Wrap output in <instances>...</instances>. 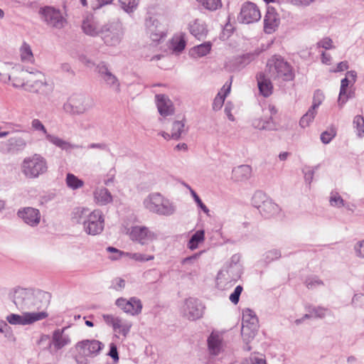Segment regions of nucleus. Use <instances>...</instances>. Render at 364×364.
Returning <instances> with one entry per match:
<instances>
[{"label":"nucleus","mask_w":364,"mask_h":364,"mask_svg":"<svg viewBox=\"0 0 364 364\" xmlns=\"http://www.w3.org/2000/svg\"><path fill=\"white\" fill-rule=\"evenodd\" d=\"M146 210L160 216H171L176 212V205L159 192L149 193L143 200Z\"/></svg>","instance_id":"nucleus-1"},{"label":"nucleus","mask_w":364,"mask_h":364,"mask_svg":"<svg viewBox=\"0 0 364 364\" xmlns=\"http://www.w3.org/2000/svg\"><path fill=\"white\" fill-rule=\"evenodd\" d=\"M267 72L272 80L279 82L291 81L295 76L292 66L279 55L268 59Z\"/></svg>","instance_id":"nucleus-2"},{"label":"nucleus","mask_w":364,"mask_h":364,"mask_svg":"<svg viewBox=\"0 0 364 364\" xmlns=\"http://www.w3.org/2000/svg\"><path fill=\"white\" fill-rule=\"evenodd\" d=\"M28 74L26 90L44 97L49 96L53 91V84L47 80L45 75L36 68L27 69Z\"/></svg>","instance_id":"nucleus-3"},{"label":"nucleus","mask_w":364,"mask_h":364,"mask_svg":"<svg viewBox=\"0 0 364 364\" xmlns=\"http://www.w3.org/2000/svg\"><path fill=\"white\" fill-rule=\"evenodd\" d=\"M94 106L92 97L81 93L71 95L63 104L64 112L70 116L86 114Z\"/></svg>","instance_id":"nucleus-4"},{"label":"nucleus","mask_w":364,"mask_h":364,"mask_svg":"<svg viewBox=\"0 0 364 364\" xmlns=\"http://www.w3.org/2000/svg\"><path fill=\"white\" fill-rule=\"evenodd\" d=\"M21 171L27 178H37L47 172L48 163L42 155L33 154L23 159L21 164Z\"/></svg>","instance_id":"nucleus-5"},{"label":"nucleus","mask_w":364,"mask_h":364,"mask_svg":"<svg viewBox=\"0 0 364 364\" xmlns=\"http://www.w3.org/2000/svg\"><path fill=\"white\" fill-rule=\"evenodd\" d=\"M240 255H233L230 261L225 263L217 276L220 283H229L236 282L242 274V266L240 264Z\"/></svg>","instance_id":"nucleus-6"},{"label":"nucleus","mask_w":364,"mask_h":364,"mask_svg":"<svg viewBox=\"0 0 364 364\" xmlns=\"http://www.w3.org/2000/svg\"><path fill=\"white\" fill-rule=\"evenodd\" d=\"M31 127L35 131L42 132L48 141L66 152H70L74 149L82 148L81 145L72 144L71 142L65 141L56 135L48 134L46 127L38 119H34L32 120Z\"/></svg>","instance_id":"nucleus-7"},{"label":"nucleus","mask_w":364,"mask_h":364,"mask_svg":"<svg viewBox=\"0 0 364 364\" xmlns=\"http://www.w3.org/2000/svg\"><path fill=\"white\" fill-rule=\"evenodd\" d=\"M123 36V27L120 21H114L103 25L101 37L107 46H118L121 43Z\"/></svg>","instance_id":"nucleus-8"},{"label":"nucleus","mask_w":364,"mask_h":364,"mask_svg":"<svg viewBox=\"0 0 364 364\" xmlns=\"http://www.w3.org/2000/svg\"><path fill=\"white\" fill-rule=\"evenodd\" d=\"M10 297L16 306L21 311L31 309L34 306L33 295L27 289L21 287L14 289L10 293Z\"/></svg>","instance_id":"nucleus-9"},{"label":"nucleus","mask_w":364,"mask_h":364,"mask_svg":"<svg viewBox=\"0 0 364 364\" xmlns=\"http://www.w3.org/2000/svg\"><path fill=\"white\" fill-rule=\"evenodd\" d=\"M105 226V218L102 212L95 209L90 212L83 226L84 231L90 235L100 234Z\"/></svg>","instance_id":"nucleus-10"},{"label":"nucleus","mask_w":364,"mask_h":364,"mask_svg":"<svg viewBox=\"0 0 364 364\" xmlns=\"http://www.w3.org/2000/svg\"><path fill=\"white\" fill-rule=\"evenodd\" d=\"M48 316L46 311L25 312L22 315L11 314L6 316V321L11 325L26 326L43 320Z\"/></svg>","instance_id":"nucleus-11"},{"label":"nucleus","mask_w":364,"mask_h":364,"mask_svg":"<svg viewBox=\"0 0 364 364\" xmlns=\"http://www.w3.org/2000/svg\"><path fill=\"white\" fill-rule=\"evenodd\" d=\"M40 14L47 25L53 28H63L67 21L58 9L51 6H46L40 10Z\"/></svg>","instance_id":"nucleus-12"},{"label":"nucleus","mask_w":364,"mask_h":364,"mask_svg":"<svg viewBox=\"0 0 364 364\" xmlns=\"http://www.w3.org/2000/svg\"><path fill=\"white\" fill-rule=\"evenodd\" d=\"M129 236L132 240L141 245H146L157 240L158 235L145 226L135 225L131 228Z\"/></svg>","instance_id":"nucleus-13"},{"label":"nucleus","mask_w":364,"mask_h":364,"mask_svg":"<svg viewBox=\"0 0 364 364\" xmlns=\"http://www.w3.org/2000/svg\"><path fill=\"white\" fill-rule=\"evenodd\" d=\"M115 304L124 312L132 316H137L142 310V303L136 297H131L129 299L119 298L116 300Z\"/></svg>","instance_id":"nucleus-14"},{"label":"nucleus","mask_w":364,"mask_h":364,"mask_svg":"<svg viewBox=\"0 0 364 364\" xmlns=\"http://www.w3.org/2000/svg\"><path fill=\"white\" fill-rule=\"evenodd\" d=\"M261 18V13L258 6L252 2L245 3L240 11L238 19L244 23H252Z\"/></svg>","instance_id":"nucleus-15"},{"label":"nucleus","mask_w":364,"mask_h":364,"mask_svg":"<svg viewBox=\"0 0 364 364\" xmlns=\"http://www.w3.org/2000/svg\"><path fill=\"white\" fill-rule=\"evenodd\" d=\"M102 318L107 325L112 326L114 331L124 336H126L129 333L132 326L130 321L111 314H103Z\"/></svg>","instance_id":"nucleus-16"},{"label":"nucleus","mask_w":364,"mask_h":364,"mask_svg":"<svg viewBox=\"0 0 364 364\" xmlns=\"http://www.w3.org/2000/svg\"><path fill=\"white\" fill-rule=\"evenodd\" d=\"M103 347L104 345L100 341L95 339L84 340L76 344V348L80 353L84 356L90 357L97 355Z\"/></svg>","instance_id":"nucleus-17"},{"label":"nucleus","mask_w":364,"mask_h":364,"mask_svg":"<svg viewBox=\"0 0 364 364\" xmlns=\"http://www.w3.org/2000/svg\"><path fill=\"white\" fill-rule=\"evenodd\" d=\"M17 216L26 225L33 228L38 226L41 223L40 210L33 207L20 208L17 212Z\"/></svg>","instance_id":"nucleus-18"},{"label":"nucleus","mask_w":364,"mask_h":364,"mask_svg":"<svg viewBox=\"0 0 364 364\" xmlns=\"http://www.w3.org/2000/svg\"><path fill=\"white\" fill-rule=\"evenodd\" d=\"M96 70L110 89L117 92L120 91V83L118 78L109 70L105 62L97 64Z\"/></svg>","instance_id":"nucleus-19"},{"label":"nucleus","mask_w":364,"mask_h":364,"mask_svg":"<svg viewBox=\"0 0 364 364\" xmlns=\"http://www.w3.org/2000/svg\"><path fill=\"white\" fill-rule=\"evenodd\" d=\"M183 312L185 317L193 321L202 316L203 307L198 300L189 298L185 302Z\"/></svg>","instance_id":"nucleus-20"},{"label":"nucleus","mask_w":364,"mask_h":364,"mask_svg":"<svg viewBox=\"0 0 364 364\" xmlns=\"http://www.w3.org/2000/svg\"><path fill=\"white\" fill-rule=\"evenodd\" d=\"M66 328L67 327H64L55 330L53 333L52 340L45 348L50 350L53 346L55 350L57 351L69 345L71 341L69 335L65 333Z\"/></svg>","instance_id":"nucleus-21"},{"label":"nucleus","mask_w":364,"mask_h":364,"mask_svg":"<svg viewBox=\"0 0 364 364\" xmlns=\"http://www.w3.org/2000/svg\"><path fill=\"white\" fill-rule=\"evenodd\" d=\"M82 29L87 36H101L103 25H101L93 16H87L82 21Z\"/></svg>","instance_id":"nucleus-22"},{"label":"nucleus","mask_w":364,"mask_h":364,"mask_svg":"<svg viewBox=\"0 0 364 364\" xmlns=\"http://www.w3.org/2000/svg\"><path fill=\"white\" fill-rule=\"evenodd\" d=\"M155 98L159 112L161 116L167 117L173 114L174 111L173 103L166 95L159 94L155 96Z\"/></svg>","instance_id":"nucleus-23"},{"label":"nucleus","mask_w":364,"mask_h":364,"mask_svg":"<svg viewBox=\"0 0 364 364\" xmlns=\"http://www.w3.org/2000/svg\"><path fill=\"white\" fill-rule=\"evenodd\" d=\"M208 346L213 355H219L223 350V340L219 333L213 332L208 338Z\"/></svg>","instance_id":"nucleus-24"},{"label":"nucleus","mask_w":364,"mask_h":364,"mask_svg":"<svg viewBox=\"0 0 364 364\" xmlns=\"http://www.w3.org/2000/svg\"><path fill=\"white\" fill-rule=\"evenodd\" d=\"M279 24V18L274 9L269 8L264 18V31L267 33H273Z\"/></svg>","instance_id":"nucleus-25"},{"label":"nucleus","mask_w":364,"mask_h":364,"mask_svg":"<svg viewBox=\"0 0 364 364\" xmlns=\"http://www.w3.org/2000/svg\"><path fill=\"white\" fill-rule=\"evenodd\" d=\"M6 151L9 152H17L24 150L27 146L26 140L20 136H15L9 138L4 143Z\"/></svg>","instance_id":"nucleus-26"},{"label":"nucleus","mask_w":364,"mask_h":364,"mask_svg":"<svg viewBox=\"0 0 364 364\" xmlns=\"http://www.w3.org/2000/svg\"><path fill=\"white\" fill-rule=\"evenodd\" d=\"M348 77H350L353 82H354L355 81L356 73L355 71H348L346 74V77L343 78L341 82V89L338 99V102L340 106L345 104L349 97L346 92V89L350 82Z\"/></svg>","instance_id":"nucleus-27"},{"label":"nucleus","mask_w":364,"mask_h":364,"mask_svg":"<svg viewBox=\"0 0 364 364\" xmlns=\"http://www.w3.org/2000/svg\"><path fill=\"white\" fill-rule=\"evenodd\" d=\"M191 33L199 41L204 39L208 34V29L205 23L199 19H196L189 24Z\"/></svg>","instance_id":"nucleus-28"},{"label":"nucleus","mask_w":364,"mask_h":364,"mask_svg":"<svg viewBox=\"0 0 364 364\" xmlns=\"http://www.w3.org/2000/svg\"><path fill=\"white\" fill-rule=\"evenodd\" d=\"M94 200L98 205H106L112 202L111 193L104 187L97 188L93 192Z\"/></svg>","instance_id":"nucleus-29"},{"label":"nucleus","mask_w":364,"mask_h":364,"mask_svg":"<svg viewBox=\"0 0 364 364\" xmlns=\"http://www.w3.org/2000/svg\"><path fill=\"white\" fill-rule=\"evenodd\" d=\"M252 175V168L249 165H240L232 169V178L235 181H245Z\"/></svg>","instance_id":"nucleus-30"},{"label":"nucleus","mask_w":364,"mask_h":364,"mask_svg":"<svg viewBox=\"0 0 364 364\" xmlns=\"http://www.w3.org/2000/svg\"><path fill=\"white\" fill-rule=\"evenodd\" d=\"M258 326L253 327L252 326H247V324L242 325L241 335L243 341L245 343L244 349L250 351L252 348L249 346V343L255 338L257 332Z\"/></svg>","instance_id":"nucleus-31"},{"label":"nucleus","mask_w":364,"mask_h":364,"mask_svg":"<svg viewBox=\"0 0 364 364\" xmlns=\"http://www.w3.org/2000/svg\"><path fill=\"white\" fill-rule=\"evenodd\" d=\"M231 82H226L215 96L213 102V109L215 111L220 110L224 104L225 97L230 93Z\"/></svg>","instance_id":"nucleus-32"},{"label":"nucleus","mask_w":364,"mask_h":364,"mask_svg":"<svg viewBox=\"0 0 364 364\" xmlns=\"http://www.w3.org/2000/svg\"><path fill=\"white\" fill-rule=\"evenodd\" d=\"M252 126L259 130H274L276 125L272 120V117H258L252 120Z\"/></svg>","instance_id":"nucleus-33"},{"label":"nucleus","mask_w":364,"mask_h":364,"mask_svg":"<svg viewBox=\"0 0 364 364\" xmlns=\"http://www.w3.org/2000/svg\"><path fill=\"white\" fill-rule=\"evenodd\" d=\"M257 84L260 93L265 97L272 93V84L269 80L265 78L264 74L260 73L257 76Z\"/></svg>","instance_id":"nucleus-34"},{"label":"nucleus","mask_w":364,"mask_h":364,"mask_svg":"<svg viewBox=\"0 0 364 364\" xmlns=\"http://www.w3.org/2000/svg\"><path fill=\"white\" fill-rule=\"evenodd\" d=\"M280 209L278 205L274 203L272 199L269 198L262 205V208L260 209V213L265 218L272 217L279 213Z\"/></svg>","instance_id":"nucleus-35"},{"label":"nucleus","mask_w":364,"mask_h":364,"mask_svg":"<svg viewBox=\"0 0 364 364\" xmlns=\"http://www.w3.org/2000/svg\"><path fill=\"white\" fill-rule=\"evenodd\" d=\"M90 213V212L89 209L87 208H75L72 212L71 219L74 223L77 224H82L84 226Z\"/></svg>","instance_id":"nucleus-36"},{"label":"nucleus","mask_w":364,"mask_h":364,"mask_svg":"<svg viewBox=\"0 0 364 364\" xmlns=\"http://www.w3.org/2000/svg\"><path fill=\"white\" fill-rule=\"evenodd\" d=\"M187 133V129L185 127L183 121H175L172 124L171 130V137L173 139L178 140Z\"/></svg>","instance_id":"nucleus-37"},{"label":"nucleus","mask_w":364,"mask_h":364,"mask_svg":"<svg viewBox=\"0 0 364 364\" xmlns=\"http://www.w3.org/2000/svg\"><path fill=\"white\" fill-rule=\"evenodd\" d=\"M27 69H30L29 68H25L21 70L19 73V75H14L13 77L9 76V80L12 81L13 86L15 87H22L26 90V87H27V80L26 77H28V74L26 72Z\"/></svg>","instance_id":"nucleus-38"},{"label":"nucleus","mask_w":364,"mask_h":364,"mask_svg":"<svg viewBox=\"0 0 364 364\" xmlns=\"http://www.w3.org/2000/svg\"><path fill=\"white\" fill-rule=\"evenodd\" d=\"M253 327L258 326V318L255 313L250 309H245L242 311V323Z\"/></svg>","instance_id":"nucleus-39"},{"label":"nucleus","mask_w":364,"mask_h":364,"mask_svg":"<svg viewBox=\"0 0 364 364\" xmlns=\"http://www.w3.org/2000/svg\"><path fill=\"white\" fill-rule=\"evenodd\" d=\"M205 240V231L203 230H197L190 238L188 242V247L194 250L198 248V245Z\"/></svg>","instance_id":"nucleus-40"},{"label":"nucleus","mask_w":364,"mask_h":364,"mask_svg":"<svg viewBox=\"0 0 364 364\" xmlns=\"http://www.w3.org/2000/svg\"><path fill=\"white\" fill-rule=\"evenodd\" d=\"M21 60L23 63H32L34 61L33 54L31 46L23 42L20 48Z\"/></svg>","instance_id":"nucleus-41"},{"label":"nucleus","mask_w":364,"mask_h":364,"mask_svg":"<svg viewBox=\"0 0 364 364\" xmlns=\"http://www.w3.org/2000/svg\"><path fill=\"white\" fill-rule=\"evenodd\" d=\"M212 44L210 42H205L200 45L195 46L191 51L193 57H203L206 55L211 50Z\"/></svg>","instance_id":"nucleus-42"},{"label":"nucleus","mask_w":364,"mask_h":364,"mask_svg":"<svg viewBox=\"0 0 364 364\" xmlns=\"http://www.w3.org/2000/svg\"><path fill=\"white\" fill-rule=\"evenodd\" d=\"M65 183L68 188L72 190H77L84 186L82 180L78 178L73 173H68L66 175Z\"/></svg>","instance_id":"nucleus-43"},{"label":"nucleus","mask_w":364,"mask_h":364,"mask_svg":"<svg viewBox=\"0 0 364 364\" xmlns=\"http://www.w3.org/2000/svg\"><path fill=\"white\" fill-rule=\"evenodd\" d=\"M269 198L262 191H256L252 198V204L254 207L257 208L259 210L262 208V205Z\"/></svg>","instance_id":"nucleus-44"},{"label":"nucleus","mask_w":364,"mask_h":364,"mask_svg":"<svg viewBox=\"0 0 364 364\" xmlns=\"http://www.w3.org/2000/svg\"><path fill=\"white\" fill-rule=\"evenodd\" d=\"M204 9L214 11L222 6L221 0H196Z\"/></svg>","instance_id":"nucleus-45"},{"label":"nucleus","mask_w":364,"mask_h":364,"mask_svg":"<svg viewBox=\"0 0 364 364\" xmlns=\"http://www.w3.org/2000/svg\"><path fill=\"white\" fill-rule=\"evenodd\" d=\"M317 111L312 107H310L306 113L301 118L299 124L302 128L309 126L310 123L314 120Z\"/></svg>","instance_id":"nucleus-46"},{"label":"nucleus","mask_w":364,"mask_h":364,"mask_svg":"<svg viewBox=\"0 0 364 364\" xmlns=\"http://www.w3.org/2000/svg\"><path fill=\"white\" fill-rule=\"evenodd\" d=\"M122 9L127 13H133L139 5V0H119Z\"/></svg>","instance_id":"nucleus-47"},{"label":"nucleus","mask_w":364,"mask_h":364,"mask_svg":"<svg viewBox=\"0 0 364 364\" xmlns=\"http://www.w3.org/2000/svg\"><path fill=\"white\" fill-rule=\"evenodd\" d=\"M149 32L150 33L151 39L154 42L159 41L164 36V31L161 28V26H158L157 25L150 26L149 28Z\"/></svg>","instance_id":"nucleus-48"},{"label":"nucleus","mask_w":364,"mask_h":364,"mask_svg":"<svg viewBox=\"0 0 364 364\" xmlns=\"http://www.w3.org/2000/svg\"><path fill=\"white\" fill-rule=\"evenodd\" d=\"M353 127L356 129L357 135L362 137L364 135V118L360 115H357L353 119Z\"/></svg>","instance_id":"nucleus-49"},{"label":"nucleus","mask_w":364,"mask_h":364,"mask_svg":"<svg viewBox=\"0 0 364 364\" xmlns=\"http://www.w3.org/2000/svg\"><path fill=\"white\" fill-rule=\"evenodd\" d=\"M186 46V41L183 35L176 36L172 40V48L176 52H181Z\"/></svg>","instance_id":"nucleus-50"},{"label":"nucleus","mask_w":364,"mask_h":364,"mask_svg":"<svg viewBox=\"0 0 364 364\" xmlns=\"http://www.w3.org/2000/svg\"><path fill=\"white\" fill-rule=\"evenodd\" d=\"M329 203L331 206L336 208H342L345 205L343 199L339 195V193L336 192L331 193Z\"/></svg>","instance_id":"nucleus-51"},{"label":"nucleus","mask_w":364,"mask_h":364,"mask_svg":"<svg viewBox=\"0 0 364 364\" xmlns=\"http://www.w3.org/2000/svg\"><path fill=\"white\" fill-rule=\"evenodd\" d=\"M309 312L312 314L313 317L323 318L326 316L328 309L321 306H311L308 309Z\"/></svg>","instance_id":"nucleus-52"},{"label":"nucleus","mask_w":364,"mask_h":364,"mask_svg":"<svg viewBox=\"0 0 364 364\" xmlns=\"http://www.w3.org/2000/svg\"><path fill=\"white\" fill-rule=\"evenodd\" d=\"M127 255L132 259L141 262L153 260L154 259V255H146L139 252H129L127 253Z\"/></svg>","instance_id":"nucleus-53"},{"label":"nucleus","mask_w":364,"mask_h":364,"mask_svg":"<svg viewBox=\"0 0 364 364\" xmlns=\"http://www.w3.org/2000/svg\"><path fill=\"white\" fill-rule=\"evenodd\" d=\"M336 131L334 128H331L328 130L323 132L321 134V141L325 144H328L331 142V141L336 136Z\"/></svg>","instance_id":"nucleus-54"},{"label":"nucleus","mask_w":364,"mask_h":364,"mask_svg":"<svg viewBox=\"0 0 364 364\" xmlns=\"http://www.w3.org/2000/svg\"><path fill=\"white\" fill-rule=\"evenodd\" d=\"M355 255L360 259H364V240L358 241L353 246Z\"/></svg>","instance_id":"nucleus-55"},{"label":"nucleus","mask_w":364,"mask_h":364,"mask_svg":"<svg viewBox=\"0 0 364 364\" xmlns=\"http://www.w3.org/2000/svg\"><path fill=\"white\" fill-rule=\"evenodd\" d=\"M323 98H324V96H323V93L320 90H316L314 92L313 104L311 106V107H312L316 110L317 108L319 107V105L321 104Z\"/></svg>","instance_id":"nucleus-56"},{"label":"nucleus","mask_w":364,"mask_h":364,"mask_svg":"<svg viewBox=\"0 0 364 364\" xmlns=\"http://www.w3.org/2000/svg\"><path fill=\"white\" fill-rule=\"evenodd\" d=\"M191 196H193L195 202L198 205V206L207 215H208L210 210L207 208V206L202 202L201 199L199 198L198 194L196 193L194 190H191Z\"/></svg>","instance_id":"nucleus-57"},{"label":"nucleus","mask_w":364,"mask_h":364,"mask_svg":"<svg viewBox=\"0 0 364 364\" xmlns=\"http://www.w3.org/2000/svg\"><path fill=\"white\" fill-rule=\"evenodd\" d=\"M306 286L308 289H314L317 286H320L323 284V282L320 280L318 277H309L306 279L305 282Z\"/></svg>","instance_id":"nucleus-58"},{"label":"nucleus","mask_w":364,"mask_h":364,"mask_svg":"<svg viewBox=\"0 0 364 364\" xmlns=\"http://www.w3.org/2000/svg\"><path fill=\"white\" fill-rule=\"evenodd\" d=\"M242 291V287L238 285L235 287L234 291L230 295L229 299L232 304H237L238 303Z\"/></svg>","instance_id":"nucleus-59"},{"label":"nucleus","mask_w":364,"mask_h":364,"mask_svg":"<svg viewBox=\"0 0 364 364\" xmlns=\"http://www.w3.org/2000/svg\"><path fill=\"white\" fill-rule=\"evenodd\" d=\"M264 257L266 262H270L274 259H279L281 257V252L277 250H272L267 252Z\"/></svg>","instance_id":"nucleus-60"},{"label":"nucleus","mask_w":364,"mask_h":364,"mask_svg":"<svg viewBox=\"0 0 364 364\" xmlns=\"http://www.w3.org/2000/svg\"><path fill=\"white\" fill-rule=\"evenodd\" d=\"M352 304L355 306H362L364 305V294H355L353 297Z\"/></svg>","instance_id":"nucleus-61"},{"label":"nucleus","mask_w":364,"mask_h":364,"mask_svg":"<svg viewBox=\"0 0 364 364\" xmlns=\"http://www.w3.org/2000/svg\"><path fill=\"white\" fill-rule=\"evenodd\" d=\"M89 149H100L103 151H109V149L105 143H91L88 144Z\"/></svg>","instance_id":"nucleus-62"},{"label":"nucleus","mask_w":364,"mask_h":364,"mask_svg":"<svg viewBox=\"0 0 364 364\" xmlns=\"http://www.w3.org/2000/svg\"><path fill=\"white\" fill-rule=\"evenodd\" d=\"M333 41L329 38H324L317 43L318 47H321L325 49H330L332 48Z\"/></svg>","instance_id":"nucleus-63"},{"label":"nucleus","mask_w":364,"mask_h":364,"mask_svg":"<svg viewBox=\"0 0 364 364\" xmlns=\"http://www.w3.org/2000/svg\"><path fill=\"white\" fill-rule=\"evenodd\" d=\"M112 287L115 290H121L125 287V281L122 278H116L112 282Z\"/></svg>","instance_id":"nucleus-64"}]
</instances>
